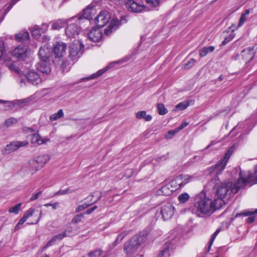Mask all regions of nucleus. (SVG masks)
Returning a JSON list of instances; mask_svg holds the SVG:
<instances>
[{"label":"nucleus","instance_id":"obj_1","mask_svg":"<svg viewBox=\"0 0 257 257\" xmlns=\"http://www.w3.org/2000/svg\"><path fill=\"white\" fill-rule=\"evenodd\" d=\"M256 180L254 174L249 173L246 178H245L242 172L239 173V178L237 182L233 183L230 181H225L221 183L217 187L216 194L219 200H215L216 202L223 201V199H229L232 196L236 193L239 189L248 184L251 186L256 183H253Z\"/></svg>","mask_w":257,"mask_h":257},{"label":"nucleus","instance_id":"obj_2","mask_svg":"<svg viewBox=\"0 0 257 257\" xmlns=\"http://www.w3.org/2000/svg\"><path fill=\"white\" fill-rule=\"evenodd\" d=\"M215 201L206 197L203 194H198L195 198L192 212L198 217H203L205 215H210L218 208L216 206Z\"/></svg>","mask_w":257,"mask_h":257},{"label":"nucleus","instance_id":"obj_3","mask_svg":"<svg viewBox=\"0 0 257 257\" xmlns=\"http://www.w3.org/2000/svg\"><path fill=\"white\" fill-rule=\"evenodd\" d=\"M142 242V237L136 235L124 243L123 249L127 255H131L136 252Z\"/></svg>","mask_w":257,"mask_h":257},{"label":"nucleus","instance_id":"obj_4","mask_svg":"<svg viewBox=\"0 0 257 257\" xmlns=\"http://www.w3.org/2000/svg\"><path fill=\"white\" fill-rule=\"evenodd\" d=\"M84 46L79 41H75L70 44L69 56L73 60H77L83 54Z\"/></svg>","mask_w":257,"mask_h":257},{"label":"nucleus","instance_id":"obj_5","mask_svg":"<svg viewBox=\"0 0 257 257\" xmlns=\"http://www.w3.org/2000/svg\"><path fill=\"white\" fill-rule=\"evenodd\" d=\"M12 54L19 60H25L30 54L28 46L23 44H20L13 50Z\"/></svg>","mask_w":257,"mask_h":257},{"label":"nucleus","instance_id":"obj_6","mask_svg":"<svg viewBox=\"0 0 257 257\" xmlns=\"http://www.w3.org/2000/svg\"><path fill=\"white\" fill-rule=\"evenodd\" d=\"M79 19L74 21H71V22L68 23V26L65 29L66 35L69 38L75 37L77 36L80 31V28L78 26V24L76 23L77 21H79L80 19V17H77Z\"/></svg>","mask_w":257,"mask_h":257},{"label":"nucleus","instance_id":"obj_7","mask_svg":"<svg viewBox=\"0 0 257 257\" xmlns=\"http://www.w3.org/2000/svg\"><path fill=\"white\" fill-rule=\"evenodd\" d=\"M110 20V14L107 11H103L100 12L95 19V23L97 27L101 28L104 27Z\"/></svg>","mask_w":257,"mask_h":257},{"label":"nucleus","instance_id":"obj_8","mask_svg":"<svg viewBox=\"0 0 257 257\" xmlns=\"http://www.w3.org/2000/svg\"><path fill=\"white\" fill-rule=\"evenodd\" d=\"M49 160V157L47 155H42L37 157L36 160H32L29 165L35 169V170H38L47 162Z\"/></svg>","mask_w":257,"mask_h":257},{"label":"nucleus","instance_id":"obj_9","mask_svg":"<svg viewBox=\"0 0 257 257\" xmlns=\"http://www.w3.org/2000/svg\"><path fill=\"white\" fill-rule=\"evenodd\" d=\"M174 207L170 203H167L161 207L160 213L164 220L170 219L174 214Z\"/></svg>","mask_w":257,"mask_h":257},{"label":"nucleus","instance_id":"obj_10","mask_svg":"<svg viewBox=\"0 0 257 257\" xmlns=\"http://www.w3.org/2000/svg\"><path fill=\"white\" fill-rule=\"evenodd\" d=\"M66 44L62 42H56L53 44V52L56 57L60 58L65 54Z\"/></svg>","mask_w":257,"mask_h":257},{"label":"nucleus","instance_id":"obj_11","mask_svg":"<svg viewBox=\"0 0 257 257\" xmlns=\"http://www.w3.org/2000/svg\"><path fill=\"white\" fill-rule=\"evenodd\" d=\"M29 143L27 141H14L11 142L10 144L6 146L5 148V152L7 154H9L18 149L24 147L28 145Z\"/></svg>","mask_w":257,"mask_h":257},{"label":"nucleus","instance_id":"obj_12","mask_svg":"<svg viewBox=\"0 0 257 257\" xmlns=\"http://www.w3.org/2000/svg\"><path fill=\"white\" fill-rule=\"evenodd\" d=\"M71 234L69 230H66L64 232L54 236L42 248V251L51 246L54 242L62 240L64 237L70 236Z\"/></svg>","mask_w":257,"mask_h":257},{"label":"nucleus","instance_id":"obj_13","mask_svg":"<svg viewBox=\"0 0 257 257\" xmlns=\"http://www.w3.org/2000/svg\"><path fill=\"white\" fill-rule=\"evenodd\" d=\"M29 82L33 85H37L42 81V79L40 75L34 70L29 71L26 75Z\"/></svg>","mask_w":257,"mask_h":257},{"label":"nucleus","instance_id":"obj_14","mask_svg":"<svg viewBox=\"0 0 257 257\" xmlns=\"http://www.w3.org/2000/svg\"><path fill=\"white\" fill-rule=\"evenodd\" d=\"M125 6L128 11L134 13H140L144 10V6L139 4L134 0H128Z\"/></svg>","mask_w":257,"mask_h":257},{"label":"nucleus","instance_id":"obj_15","mask_svg":"<svg viewBox=\"0 0 257 257\" xmlns=\"http://www.w3.org/2000/svg\"><path fill=\"white\" fill-rule=\"evenodd\" d=\"M38 55L40 60L49 61L52 55V51H51L47 45L46 44L40 48Z\"/></svg>","mask_w":257,"mask_h":257},{"label":"nucleus","instance_id":"obj_16","mask_svg":"<svg viewBox=\"0 0 257 257\" xmlns=\"http://www.w3.org/2000/svg\"><path fill=\"white\" fill-rule=\"evenodd\" d=\"M89 39L94 42H99L102 38L101 31L96 28H93L88 34Z\"/></svg>","mask_w":257,"mask_h":257},{"label":"nucleus","instance_id":"obj_17","mask_svg":"<svg viewBox=\"0 0 257 257\" xmlns=\"http://www.w3.org/2000/svg\"><path fill=\"white\" fill-rule=\"evenodd\" d=\"M79 19L77 16H75L68 20L59 19L53 22L52 25V29L53 30H59L63 27L66 24L78 20Z\"/></svg>","mask_w":257,"mask_h":257},{"label":"nucleus","instance_id":"obj_18","mask_svg":"<svg viewBox=\"0 0 257 257\" xmlns=\"http://www.w3.org/2000/svg\"><path fill=\"white\" fill-rule=\"evenodd\" d=\"M255 52L253 47H249L243 50L241 53V57L242 59L247 62H250L252 60Z\"/></svg>","mask_w":257,"mask_h":257},{"label":"nucleus","instance_id":"obj_19","mask_svg":"<svg viewBox=\"0 0 257 257\" xmlns=\"http://www.w3.org/2000/svg\"><path fill=\"white\" fill-rule=\"evenodd\" d=\"M37 70L43 73L48 74L51 71V68L48 61L40 60L36 65Z\"/></svg>","mask_w":257,"mask_h":257},{"label":"nucleus","instance_id":"obj_20","mask_svg":"<svg viewBox=\"0 0 257 257\" xmlns=\"http://www.w3.org/2000/svg\"><path fill=\"white\" fill-rule=\"evenodd\" d=\"M35 212V209L33 208L29 209L26 213L24 214L23 216L19 220V222L15 226V230H18L21 227L23 223L27 220V219L33 215Z\"/></svg>","mask_w":257,"mask_h":257},{"label":"nucleus","instance_id":"obj_21","mask_svg":"<svg viewBox=\"0 0 257 257\" xmlns=\"http://www.w3.org/2000/svg\"><path fill=\"white\" fill-rule=\"evenodd\" d=\"M50 140L48 139H42L41 136L37 133L34 134L32 136L31 142L33 144H38V145H42L49 142Z\"/></svg>","mask_w":257,"mask_h":257},{"label":"nucleus","instance_id":"obj_22","mask_svg":"<svg viewBox=\"0 0 257 257\" xmlns=\"http://www.w3.org/2000/svg\"><path fill=\"white\" fill-rule=\"evenodd\" d=\"M178 178L180 180V184L182 187L184 186L187 183L192 181L194 179V176L187 174L180 175L177 176Z\"/></svg>","mask_w":257,"mask_h":257},{"label":"nucleus","instance_id":"obj_23","mask_svg":"<svg viewBox=\"0 0 257 257\" xmlns=\"http://www.w3.org/2000/svg\"><path fill=\"white\" fill-rule=\"evenodd\" d=\"M119 25V23L118 20L117 19H113L110 22L108 28L105 30V34L106 35H109L113 30H115Z\"/></svg>","mask_w":257,"mask_h":257},{"label":"nucleus","instance_id":"obj_24","mask_svg":"<svg viewBox=\"0 0 257 257\" xmlns=\"http://www.w3.org/2000/svg\"><path fill=\"white\" fill-rule=\"evenodd\" d=\"M171 243L167 242L163 249L160 251V253L158 255L157 257H169L170 255V246Z\"/></svg>","mask_w":257,"mask_h":257},{"label":"nucleus","instance_id":"obj_25","mask_svg":"<svg viewBox=\"0 0 257 257\" xmlns=\"http://www.w3.org/2000/svg\"><path fill=\"white\" fill-rule=\"evenodd\" d=\"M180 180H179V179H178V177L177 176L173 180L168 183L173 192L175 191L176 190L182 187Z\"/></svg>","mask_w":257,"mask_h":257},{"label":"nucleus","instance_id":"obj_26","mask_svg":"<svg viewBox=\"0 0 257 257\" xmlns=\"http://www.w3.org/2000/svg\"><path fill=\"white\" fill-rule=\"evenodd\" d=\"M15 38L18 42L24 43L29 40V35L27 32L23 31L16 35Z\"/></svg>","mask_w":257,"mask_h":257},{"label":"nucleus","instance_id":"obj_27","mask_svg":"<svg viewBox=\"0 0 257 257\" xmlns=\"http://www.w3.org/2000/svg\"><path fill=\"white\" fill-rule=\"evenodd\" d=\"M171 188L167 184L164 186L162 187L160 190L157 191V193L159 195L169 196L173 193Z\"/></svg>","mask_w":257,"mask_h":257},{"label":"nucleus","instance_id":"obj_28","mask_svg":"<svg viewBox=\"0 0 257 257\" xmlns=\"http://www.w3.org/2000/svg\"><path fill=\"white\" fill-rule=\"evenodd\" d=\"M26 102V100H17L13 102L0 99V103L8 104V107L11 108L14 107L16 105H20Z\"/></svg>","mask_w":257,"mask_h":257},{"label":"nucleus","instance_id":"obj_29","mask_svg":"<svg viewBox=\"0 0 257 257\" xmlns=\"http://www.w3.org/2000/svg\"><path fill=\"white\" fill-rule=\"evenodd\" d=\"M228 162V160H226L224 158H222L219 162L215 165V170L218 172H220L223 171Z\"/></svg>","mask_w":257,"mask_h":257},{"label":"nucleus","instance_id":"obj_30","mask_svg":"<svg viewBox=\"0 0 257 257\" xmlns=\"http://www.w3.org/2000/svg\"><path fill=\"white\" fill-rule=\"evenodd\" d=\"M136 117L138 119L144 118L146 121H149L151 120L152 117L151 115H147L146 111H138L136 114Z\"/></svg>","mask_w":257,"mask_h":257},{"label":"nucleus","instance_id":"obj_31","mask_svg":"<svg viewBox=\"0 0 257 257\" xmlns=\"http://www.w3.org/2000/svg\"><path fill=\"white\" fill-rule=\"evenodd\" d=\"M107 70H108V68H104L103 69H102L101 70H99L96 73L92 74L90 76L87 77L83 78L82 79V80H90L94 78H95L99 76H101L102 74H103L104 72H105Z\"/></svg>","mask_w":257,"mask_h":257},{"label":"nucleus","instance_id":"obj_32","mask_svg":"<svg viewBox=\"0 0 257 257\" xmlns=\"http://www.w3.org/2000/svg\"><path fill=\"white\" fill-rule=\"evenodd\" d=\"M31 32H32V36L34 38L37 39H39L41 37L42 34H43V33H42V31H41V29H40V27H39L37 25L34 27V28L32 30Z\"/></svg>","mask_w":257,"mask_h":257},{"label":"nucleus","instance_id":"obj_33","mask_svg":"<svg viewBox=\"0 0 257 257\" xmlns=\"http://www.w3.org/2000/svg\"><path fill=\"white\" fill-rule=\"evenodd\" d=\"M214 50V47L209 46L208 47H203L199 51V55L201 57H204L206 56L208 53L212 52Z\"/></svg>","mask_w":257,"mask_h":257},{"label":"nucleus","instance_id":"obj_34","mask_svg":"<svg viewBox=\"0 0 257 257\" xmlns=\"http://www.w3.org/2000/svg\"><path fill=\"white\" fill-rule=\"evenodd\" d=\"M6 49L5 47L4 42L0 39V60H3L6 61Z\"/></svg>","mask_w":257,"mask_h":257},{"label":"nucleus","instance_id":"obj_35","mask_svg":"<svg viewBox=\"0 0 257 257\" xmlns=\"http://www.w3.org/2000/svg\"><path fill=\"white\" fill-rule=\"evenodd\" d=\"M103 251L101 249H97L90 251L88 253V257H100ZM101 257H106V256H102Z\"/></svg>","mask_w":257,"mask_h":257},{"label":"nucleus","instance_id":"obj_36","mask_svg":"<svg viewBox=\"0 0 257 257\" xmlns=\"http://www.w3.org/2000/svg\"><path fill=\"white\" fill-rule=\"evenodd\" d=\"M18 122L17 118L14 117H10L7 119L4 123V126L6 128L13 126Z\"/></svg>","mask_w":257,"mask_h":257},{"label":"nucleus","instance_id":"obj_37","mask_svg":"<svg viewBox=\"0 0 257 257\" xmlns=\"http://www.w3.org/2000/svg\"><path fill=\"white\" fill-rule=\"evenodd\" d=\"M128 232L124 231L118 234L115 240L113 243V246H116L118 244H119L122 240L127 235Z\"/></svg>","mask_w":257,"mask_h":257},{"label":"nucleus","instance_id":"obj_38","mask_svg":"<svg viewBox=\"0 0 257 257\" xmlns=\"http://www.w3.org/2000/svg\"><path fill=\"white\" fill-rule=\"evenodd\" d=\"M64 113L62 109H59L58 111L50 116V119L51 121L57 120L60 118L63 117Z\"/></svg>","mask_w":257,"mask_h":257},{"label":"nucleus","instance_id":"obj_39","mask_svg":"<svg viewBox=\"0 0 257 257\" xmlns=\"http://www.w3.org/2000/svg\"><path fill=\"white\" fill-rule=\"evenodd\" d=\"M189 105V103L188 101H184L178 103L174 109V111L179 110H184L186 109Z\"/></svg>","mask_w":257,"mask_h":257},{"label":"nucleus","instance_id":"obj_40","mask_svg":"<svg viewBox=\"0 0 257 257\" xmlns=\"http://www.w3.org/2000/svg\"><path fill=\"white\" fill-rule=\"evenodd\" d=\"M7 66L11 71H14L17 73H20V70L17 67L15 62L7 63Z\"/></svg>","mask_w":257,"mask_h":257},{"label":"nucleus","instance_id":"obj_41","mask_svg":"<svg viewBox=\"0 0 257 257\" xmlns=\"http://www.w3.org/2000/svg\"><path fill=\"white\" fill-rule=\"evenodd\" d=\"M190 198L189 195L187 193H184L181 194H180L178 198L179 201L181 203H185L186 201H187Z\"/></svg>","mask_w":257,"mask_h":257},{"label":"nucleus","instance_id":"obj_42","mask_svg":"<svg viewBox=\"0 0 257 257\" xmlns=\"http://www.w3.org/2000/svg\"><path fill=\"white\" fill-rule=\"evenodd\" d=\"M157 109L158 113L160 115H164L167 113V109L165 108L163 103H159L157 105Z\"/></svg>","mask_w":257,"mask_h":257},{"label":"nucleus","instance_id":"obj_43","mask_svg":"<svg viewBox=\"0 0 257 257\" xmlns=\"http://www.w3.org/2000/svg\"><path fill=\"white\" fill-rule=\"evenodd\" d=\"M74 190H71L70 188H67L66 189H61L59 190L58 192H56L55 195H65L69 193H71L74 192Z\"/></svg>","mask_w":257,"mask_h":257},{"label":"nucleus","instance_id":"obj_44","mask_svg":"<svg viewBox=\"0 0 257 257\" xmlns=\"http://www.w3.org/2000/svg\"><path fill=\"white\" fill-rule=\"evenodd\" d=\"M161 0H146L147 4L152 8H155L159 6Z\"/></svg>","mask_w":257,"mask_h":257},{"label":"nucleus","instance_id":"obj_45","mask_svg":"<svg viewBox=\"0 0 257 257\" xmlns=\"http://www.w3.org/2000/svg\"><path fill=\"white\" fill-rule=\"evenodd\" d=\"M21 205H22L21 203L17 204L15 206H14L12 207H11L9 210V212L10 213H14L15 214H18L20 210Z\"/></svg>","mask_w":257,"mask_h":257},{"label":"nucleus","instance_id":"obj_46","mask_svg":"<svg viewBox=\"0 0 257 257\" xmlns=\"http://www.w3.org/2000/svg\"><path fill=\"white\" fill-rule=\"evenodd\" d=\"M91 10L89 8V7H88L86 9H84L83 15L82 16L83 17L86 19H91Z\"/></svg>","mask_w":257,"mask_h":257},{"label":"nucleus","instance_id":"obj_47","mask_svg":"<svg viewBox=\"0 0 257 257\" xmlns=\"http://www.w3.org/2000/svg\"><path fill=\"white\" fill-rule=\"evenodd\" d=\"M196 62V60L193 58L190 59L189 62L184 65L183 68L186 70L189 69L195 65Z\"/></svg>","mask_w":257,"mask_h":257},{"label":"nucleus","instance_id":"obj_48","mask_svg":"<svg viewBox=\"0 0 257 257\" xmlns=\"http://www.w3.org/2000/svg\"><path fill=\"white\" fill-rule=\"evenodd\" d=\"M85 213H81L75 215L72 220L73 223H77L83 218Z\"/></svg>","mask_w":257,"mask_h":257},{"label":"nucleus","instance_id":"obj_49","mask_svg":"<svg viewBox=\"0 0 257 257\" xmlns=\"http://www.w3.org/2000/svg\"><path fill=\"white\" fill-rule=\"evenodd\" d=\"M257 214V209H255L253 212L251 211L245 210L244 211H243L239 214H236V216H240V215L249 216L252 214Z\"/></svg>","mask_w":257,"mask_h":257},{"label":"nucleus","instance_id":"obj_50","mask_svg":"<svg viewBox=\"0 0 257 257\" xmlns=\"http://www.w3.org/2000/svg\"><path fill=\"white\" fill-rule=\"evenodd\" d=\"M234 150H235V147L234 146H233L231 148H230V149L225 153V156L223 157V158L225 159L226 160L228 161L230 156L233 153Z\"/></svg>","mask_w":257,"mask_h":257},{"label":"nucleus","instance_id":"obj_51","mask_svg":"<svg viewBox=\"0 0 257 257\" xmlns=\"http://www.w3.org/2000/svg\"><path fill=\"white\" fill-rule=\"evenodd\" d=\"M178 130L176 128L174 130L169 131L167 134L165 135V137L167 139H171L173 136H174L175 134H176L178 132Z\"/></svg>","mask_w":257,"mask_h":257},{"label":"nucleus","instance_id":"obj_52","mask_svg":"<svg viewBox=\"0 0 257 257\" xmlns=\"http://www.w3.org/2000/svg\"><path fill=\"white\" fill-rule=\"evenodd\" d=\"M219 229H217L215 231V232L212 234V236H211V238L209 241V249L210 248L211 245H212L213 244V242L216 237V236H217V235L218 234V233H219Z\"/></svg>","mask_w":257,"mask_h":257},{"label":"nucleus","instance_id":"obj_53","mask_svg":"<svg viewBox=\"0 0 257 257\" xmlns=\"http://www.w3.org/2000/svg\"><path fill=\"white\" fill-rule=\"evenodd\" d=\"M89 205V204H86L85 203L83 204V205H79V206H78L76 209H75V212L76 213H78V212H79L81 211H82L83 210L85 209L86 208H87V207H88Z\"/></svg>","mask_w":257,"mask_h":257},{"label":"nucleus","instance_id":"obj_54","mask_svg":"<svg viewBox=\"0 0 257 257\" xmlns=\"http://www.w3.org/2000/svg\"><path fill=\"white\" fill-rule=\"evenodd\" d=\"M246 16H245L243 14H242L241 15V17L239 19V22L238 24L237 27H239L243 24V23L245 22V21L246 20Z\"/></svg>","mask_w":257,"mask_h":257},{"label":"nucleus","instance_id":"obj_55","mask_svg":"<svg viewBox=\"0 0 257 257\" xmlns=\"http://www.w3.org/2000/svg\"><path fill=\"white\" fill-rule=\"evenodd\" d=\"M23 131L25 133H33L35 132V130L33 128L29 127H27V126H24L23 128Z\"/></svg>","mask_w":257,"mask_h":257},{"label":"nucleus","instance_id":"obj_56","mask_svg":"<svg viewBox=\"0 0 257 257\" xmlns=\"http://www.w3.org/2000/svg\"><path fill=\"white\" fill-rule=\"evenodd\" d=\"M233 38V36L232 35H230L229 37H226L224 39V40L222 41V44L223 45H225L227 43H228L229 41H230Z\"/></svg>","mask_w":257,"mask_h":257},{"label":"nucleus","instance_id":"obj_57","mask_svg":"<svg viewBox=\"0 0 257 257\" xmlns=\"http://www.w3.org/2000/svg\"><path fill=\"white\" fill-rule=\"evenodd\" d=\"M41 194H42L41 191H39L38 192H37L35 194H34L31 197L30 200L31 201H33V200L37 199Z\"/></svg>","mask_w":257,"mask_h":257},{"label":"nucleus","instance_id":"obj_58","mask_svg":"<svg viewBox=\"0 0 257 257\" xmlns=\"http://www.w3.org/2000/svg\"><path fill=\"white\" fill-rule=\"evenodd\" d=\"M58 205V203L56 202L55 203H47L44 205L45 206H51L52 207V208L54 209H56Z\"/></svg>","mask_w":257,"mask_h":257},{"label":"nucleus","instance_id":"obj_59","mask_svg":"<svg viewBox=\"0 0 257 257\" xmlns=\"http://www.w3.org/2000/svg\"><path fill=\"white\" fill-rule=\"evenodd\" d=\"M97 208V206L95 205V206H93V207L87 209L86 210V212L84 213L85 214L86 213V214H90L92 212H93Z\"/></svg>","mask_w":257,"mask_h":257},{"label":"nucleus","instance_id":"obj_60","mask_svg":"<svg viewBox=\"0 0 257 257\" xmlns=\"http://www.w3.org/2000/svg\"><path fill=\"white\" fill-rule=\"evenodd\" d=\"M48 28V25L47 24L42 25V27H40L42 33H45L47 31Z\"/></svg>","mask_w":257,"mask_h":257},{"label":"nucleus","instance_id":"obj_61","mask_svg":"<svg viewBox=\"0 0 257 257\" xmlns=\"http://www.w3.org/2000/svg\"><path fill=\"white\" fill-rule=\"evenodd\" d=\"M99 194L100 193L98 192H94L92 194L91 197L96 196L97 197V199L95 201H93V202H95L100 199V198L101 197V195Z\"/></svg>","mask_w":257,"mask_h":257},{"label":"nucleus","instance_id":"obj_62","mask_svg":"<svg viewBox=\"0 0 257 257\" xmlns=\"http://www.w3.org/2000/svg\"><path fill=\"white\" fill-rule=\"evenodd\" d=\"M188 124V123L186 122H183L177 128V129L179 131L187 126Z\"/></svg>","mask_w":257,"mask_h":257},{"label":"nucleus","instance_id":"obj_63","mask_svg":"<svg viewBox=\"0 0 257 257\" xmlns=\"http://www.w3.org/2000/svg\"><path fill=\"white\" fill-rule=\"evenodd\" d=\"M41 217H42V211L40 212V215H39V217L37 219H36L35 220V222H32V223H28V224H36L38 223L39 220L41 219Z\"/></svg>","mask_w":257,"mask_h":257},{"label":"nucleus","instance_id":"obj_64","mask_svg":"<svg viewBox=\"0 0 257 257\" xmlns=\"http://www.w3.org/2000/svg\"><path fill=\"white\" fill-rule=\"evenodd\" d=\"M254 221V216H250L248 217L247 219V221L248 223H252Z\"/></svg>","mask_w":257,"mask_h":257}]
</instances>
